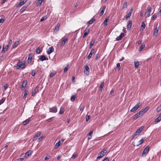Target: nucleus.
Segmentation results:
<instances>
[{
  "label": "nucleus",
  "instance_id": "9d476101",
  "mask_svg": "<svg viewBox=\"0 0 161 161\" xmlns=\"http://www.w3.org/2000/svg\"><path fill=\"white\" fill-rule=\"evenodd\" d=\"M60 24L59 23H58L54 29L53 30V32L54 33H57L59 30Z\"/></svg>",
  "mask_w": 161,
  "mask_h": 161
},
{
  "label": "nucleus",
  "instance_id": "1a4fd4ad",
  "mask_svg": "<svg viewBox=\"0 0 161 161\" xmlns=\"http://www.w3.org/2000/svg\"><path fill=\"white\" fill-rule=\"evenodd\" d=\"M49 112L52 113H56L57 111V108L55 107L50 108H49Z\"/></svg>",
  "mask_w": 161,
  "mask_h": 161
},
{
  "label": "nucleus",
  "instance_id": "a878e982",
  "mask_svg": "<svg viewBox=\"0 0 161 161\" xmlns=\"http://www.w3.org/2000/svg\"><path fill=\"white\" fill-rule=\"evenodd\" d=\"M61 143L60 141H59L55 144L54 146V148L55 149H57L59 147Z\"/></svg>",
  "mask_w": 161,
  "mask_h": 161
},
{
  "label": "nucleus",
  "instance_id": "338daca9",
  "mask_svg": "<svg viewBox=\"0 0 161 161\" xmlns=\"http://www.w3.org/2000/svg\"><path fill=\"white\" fill-rule=\"evenodd\" d=\"M54 74L53 73H51L50 75V77L51 78L53 77L54 75Z\"/></svg>",
  "mask_w": 161,
  "mask_h": 161
},
{
  "label": "nucleus",
  "instance_id": "4be33fe9",
  "mask_svg": "<svg viewBox=\"0 0 161 161\" xmlns=\"http://www.w3.org/2000/svg\"><path fill=\"white\" fill-rule=\"evenodd\" d=\"M67 40H68V39H67V38H65V39H64L62 41L60 42V44L61 46H64V44H65L66 42L67 41Z\"/></svg>",
  "mask_w": 161,
  "mask_h": 161
},
{
  "label": "nucleus",
  "instance_id": "680f3d73",
  "mask_svg": "<svg viewBox=\"0 0 161 161\" xmlns=\"http://www.w3.org/2000/svg\"><path fill=\"white\" fill-rule=\"evenodd\" d=\"M8 85L7 84H5L4 86V90H6L8 87Z\"/></svg>",
  "mask_w": 161,
  "mask_h": 161
},
{
  "label": "nucleus",
  "instance_id": "6ab92c4d",
  "mask_svg": "<svg viewBox=\"0 0 161 161\" xmlns=\"http://www.w3.org/2000/svg\"><path fill=\"white\" fill-rule=\"evenodd\" d=\"M140 114H139L138 113H137L136 114L133 115L132 117L133 119L134 120L136 119H138L139 117L140 116Z\"/></svg>",
  "mask_w": 161,
  "mask_h": 161
},
{
  "label": "nucleus",
  "instance_id": "f257e3e1",
  "mask_svg": "<svg viewBox=\"0 0 161 161\" xmlns=\"http://www.w3.org/2000/svg\"><path fill=\"white\" fill-rule=\"evenodd\" d=\"M26 67L25 62V61L22 62L20 59L18 60V62L17 64L16 67L17 69L20 68L22 69H25Z\"/></svg>",
  "mask_w": 161,
  "mask_h": 161
},
{
  "label": "nucleus",
  "instance_id": "cd10ccee",
  "mask_svg": "<svg viewBox=\"0 0 161 161\" xmlns=\"http://www.w3.org/2000/svg\"><path fill=\"white\" fill-rule=\"evenodd\" d=\"M95 19L93 18L91 19V20L88 21L87 23L89 25L92 24L95 21Z\"/></svg>",
  "mask_w": 161,
  "mask_h": 161
},
{
  "label": "nucleus",
  "instance_id": "bf43d9fd",
  "mask_svg": "<svg viewBox=\"0 0 161 161\" xmlns=\"http://www.w3.org/2000/svg\"><path fill=\"white\" fill-rule=\"evenodd\" d=\"M117 67L118 69L119 70L120 69V64L119 63H118L117 64Z\"/></svg>",
  "mask_w": 161,
  "mask_h": 161
},
{
  "label": "nucleus",
  "instance_id": "2eb2a0df",
  "mask_svg": "<svg viewBox=\"0 0 161 161\" xmlns=\"http://www.w3.org/2000/svg\"><path fill=\"white\" fill-rule=\"evenodd\" d=\"M31 120V118L29 117L23 122V125H25L27 124Z\"/></svg>",
  "mask_w": 161,
  "mask_h": 161
},
{
  "label": "nucleus",
  "instance_id": "5701e85b",
  "mask_svg": "<svg viewBox=\"0 0 161 161\" xmlns=\"http://www.w3.org/2000/svg\"><path fill=\"white\" fill-rule=\"evenodd\" d=\"M132 22L130 20L129 21V23L127 25V29L128 30H130L132 26Z\"/></svg>",
  "mask_w": 161,
  "mask_h": 161
},
{
  "label": "nucleus",
  "instance_id": "774afa93",
  "mask_svg": "<svg viewBox=\"0 0 161 161\" xmlns=\"http://www.w3.org/2000/svg\"><path fill=\"white\" fill-rule=\"evenodd\" d=\"M85 108V107L84 106H82L80 108V111H83Z\"/></svg>",
  "mask_w": 161,
  "mask_h": 161
},
{
  "label": "nucleus",
  "instance_id": "ddd939ff",
  "mask_svg": "<svg viewBox=\"0 0 161 161\" xmlns=\"http://www.w3.org/2000/svg\"><path fill=\"white\" fill-rule=\"evenodd\" d=\"M9 47V45H7L6 46L3 45V50L2 51V53H4L5 51H6L8 48Z\"/></svg>",
  "mask_w": 161,
  "mask_h": 161
},
{
  "label": "nucleus",
  "instance_id": "7ed1b4c3",
  "mask_svg": "<svg viewBox=\"0 0 161 161\" xmlns=\"http://www.w3.org/2000/svg\"><path fill=\"white\" fill-rule=\"evenodd\" d=\"M150 149V147L149 146H147L144 150L142 154V156L144 157L146 156L149 150Z\"/></svg>",
  "mask_w": 161,
  "mask_h": 161
},
{
  "label": "nucleus",
  "instance_id": "5fc2aeb1",
  "mask_svg": "<svg viewBox=\"0 0 161 161\" xmlns=\"http://www.w3.org/2000/svg\"><path fill=\"white\" fill-rule=\"evenodd\" d=\"M8 147V145H6L2 149V150L3 151V152H4L6 150V149H7Z\"/></svg>",
  "mask_w": 161,
  "mask_h": 161
},
{
  "label": "nucleus",
  "instance_id": "412c9836",
  "mask_svg": "<svg viewBox=\"0 0 161 161\" xmlns=\"http://www.w3.org/2000/svg\"><path fill=\"white\" fill-rule=\"evenodd\" d=\"M38 91V88L36 87L33 90H32L31 95L32 96H34Z\"/></svg>",
  "mask_w": 161,
  "mask_h": 161
},
{
  "label": "nucleus",
  "instance_id": "603ef678",
  "mask_svg": "<svg viewBox=\"0 0 161 161\" xmlns=\"http://www.w3.org/2000/svg\"><path fill=\"white\" fill-rule=\"evenodd\" d=\"M64 108H61L59 112V114H62L64 112Z\"/></svg>",
  "mask_w": 161,
  "mask_h": 161
},
{
  "label": "nucleus",
  "instance_id": "423d86ee",
  "mask_svg": "<svg viewBox=\"0 0 161 161\" xmlns=\"http://www.w3.org/2000/svg\"><path fill=\"white\" fill-rule=\"evenodd\" d=\"M84 73L86 75H88L89 73V68L88 65H85L84 67Z\"/></svg>",
  "mask_w": 161,
  "mask_h": 161
},
{
  "label": "nucleus",
  "instance_id": "39448f33",
  "mask_svg": "<svg viewBox=\"0 0 161 161\" xmlns=\"http://www.w3.org/2000/svg\"><path fill=\"white\" fill-rule=\"evenodd\" d=\"M152 8L151 7L149 6L145 14V17L147 18L150 15V14L152 11Z\"/></svg>",
  "mask_w": 161,
  "mask_h": 161
},
{
  "label": "nucleus",
  "instance_id": "9b49d317",
  "mask_svg": "<svg viewBox=\"0 0 161 161\" xmlns=\"http://www.w3.org/2000/svg\"><path fill=\"white\" fill-rule=\"evenodd\" d=\"M83 36V37L85 38L87 35V34L89 33V30L87 28H86V29L85 30Z\"/></svg>",
  "mask_w": 161,
  "mask_h": 161
},
{
  "label": "nucleus",
  "instance_id": "473e14b6",
  "mask_svg": "<svg viewBox=\"0 0 161 161\" xmlns=\"http://www.w3.org/2000/svg\"><path fill=\"white\" fill-rule=\"evenodd\" d=\"M134 64L135 67V68H137L139 67V63L138 62L135 61L134 62Z\"/></svg>",
  "mask_w": 161,
  "mask_h": 161
},
{
  "label": "nucleus",
  "instance_id": "7c9ffc66",
  "mask_svg": "<svg viewBox=\"0 0 161 161\" xmlns=\"http://www.w3.org/2000/svg\"><path fill=\"white\" fill-rule=\"evenodd\" d=\"M105 6H104L103 7V8H102V10L100 12V16H101L103 15V14L104 13V12L105 10Z\"/></svg>",
  "mask_w": 161,
  "mask_h": 161
},
{
  "label": "nucleus",
  "instance_id": "79ce46f5",
  "mask_svg": "<svg viewBox=\"0 0 161 161\" xmlns=\"http://www.w3.org/2000/svg\"><path fill=\"white\" fill-rule=\"evenodd\" d=\"M47 18V16L45 15L42 17L40 19V21L42 22L44 20L46 19Z\"/></svg>",
  "mask_w": 161,
  "mask_h": 161
},
{
  "label": "nucleus",
  "instance_id": "a18cd8bd",
  "mask_svg": "<svg viewBox=\"0 0 161 161\" xmlns=\"http://www.w3.org/2000/svg\"><path fill=\"white\" fill-rule=\"evenodd\" d=\"M145 46V45L144 44H142L141 45L140 47L139 48V51H142V50L144 48V47Z\"/></svg>",
  "mask_w": 161,
  "mask_h": 161
},
{
  "label": "nucleus",
  "instance_id": "c9c22d12",
  "mask_svg": "<svg viewBox=\"0 0 161 161\" xmlns=\"http://www.w3.org/2000/svg\"><path fill=\"white\" fill-rule=\"evenodd\" d=\"M127 6V3L126 2L124 3L122 6V9L126 8Z\"/></svg>",
  "mask_w": 161,
  "mask_h": 161
},
{
  "label": "nucleus",
  "instance_id": "4468645a",
  "mask_svg": "<svg viewBox=\"0 0 161 161\" xmlns=\"http://www.w3.org/2000/svg\"><path fill=\"white\" fill-rule=\"evenodd\" d=\"M54 50V49L53 47H51L49 48L48 50L47 51V53L48 54H49L53 52Z\"/></svg>",
  "mask_w": 161,
  "mask_h": 161
},
{
  "label": "nucleus",
  "instance_id": "a211bd4d",
  "mask_svg": "<svg viewBox=\"0 0 161 161\" xmlns=\"http://www.w3.org/2000/svg\"><path fill=\"white\" fill-rule=\"evenodd\" d=\"M94 52L95 50L93 49H92L87 57L88 59H90L92 57V55L94 54Z\"/></svg>",
  "mask_w": 161,
  "mask_h": 161
},
{
  "label": "nucleus",
  "instance_id": "f3484780",
  "mask_svg": "<svg viewBox=\"0 0 161 161\" xmlns=\"http://www.w3.org/2000/svg\"><path fill=\"white\" fill-rule=\"evenodd\" d=\"M158 30L159 28L158 27H156L155 28L153 33L154 36H157L158 33Z\"/></svg>",
  "mask_w": 161,
  "mask_h": 161
},
{
  "label": "nucleus",
  "instance_id": "49530a36",
  "mask_svg": "<svg viewBox=\"0 0 161 161\" xmlns=\"http://www.w3.org/2000/svg\"><path fill=\"white\" fill-rule=\"evenodd\" d=\"M41 51L39 47H38L36 49V53L37 54H39L40 53Z\"/></svg>",
  "mask_w": 161,
  "mask_h": 161
},
{
  "label": "nucleus",
  "instance_id": "f03ea898",
  "mask_svg": "<svg viewBox=\"0 0 161 161\" xmlns=\"http://www.w3.org/2000/svg\"><path fill=\"white\" fill-rule=\"evenodd\" d=\"M107 152V151L105 149L99 153L98 156L97 158V160H99L102 158L103 156L106 155Z\"/></svg>",
  "mask_w": 161,
  "mask_h": 161
},
{
  "label": "nucleus",
  "instance_id": "58836bf2",
  "mask_svg": "<svg viewBox=\"0 0 161 161\" xmlns=\"http://www.w3.org/2000/svg\"><path fill=\"white\" fill-rule=\"evenodd\" d=\"M76 96L75 95H72L71 97V100L72 102H74Z\"/></svg>",
  "mask_w": 161,
  "mask_h": 161
},
{
  "label": "nucleus",
  "instance_id": "37998d69",
  "mask_svg": "<svg viewBox=\"0 0 161 161\" xmlns=\"http://www.w3.org/2000/svg\"><path fill=\"white\" fill-rule=\"evenodd\" d=\"M69 64H68L65 67V68L64 69V72L65 73H66L67 71L68 70V68H69Z\"/></svg>",
  "mask_w": 161,
  "mask_h": 161
},
{
  "label": "nucleus",
  "instance_id": "ea45409f",
  "mask_svg": "<svg viewBox=\"0 0 161 161\" xmlns=\"http://www.w3.org/2000/svg\"><path fill=\"white\" fill-rule=\"evenodd\" d=\"M144 141V138H142L139 141L138 143L139 144L138 145H137V146H138L139 145L142 144L143 143Z\"/></svg>",
  "mask_w": 161,
  "mask_h": 161
},
{
  "label": "nucleus",
  "instance_id": "8fccbe9b",
  "mask_svg": "<svg viewBox=\"0 0 161 161\" xmlns=\"http://www.w3.org/2000/svg\"><path fill=\"white\" fill-rule=\"evenodd\" d=\"M108 20V18H106L105 19V20L103 22V24L104 25H107V23Z\"/></svg>",
  "mask_w": 161,
  "mask_h": 161
},
{
  "label": "nucleus",
  "instance_id": "bb28decb",
  "mask_svg": "<svg viewBox=\"0 0 161 161\" xmlns=\"http://www.w3.org/2000/svg\"><path fill=\"white\" fill-rule=\"evenodd\" d=\"M95 42V41L94 39H92L90 42V45L89 46V48H91L92 46L94 45Z\"/></svg>",
  "mask_w": 161,
  "mask_h": 161
},
{
  "label": "nucleus",
  "instance_id": "c756f323",
  "mask_svg": "<svg viewBox=\"0 0 161 161\" xmlns=\"http://www.w3.org/2000/svg\"><path fill=\"white\" fill-rule=\"evenodd\" d=\"M139 135V133H138L136 131L132 135V136L133 137H136L138 136Z\"/></svg>",
  "mask_w": 161,
  "mask_h": 161
},
{
  "label": "nucleus",
  "instance_id": "c03bdc74",
  "mask_svg": "<svg viewBox=\"0 0 161 161\" xmlns=\"http://www.w3.org/2000/svg\"><path fill=\"white\" fill-rule=\"evenodd\" d=\"M161 110V104L158 106L157 108V112H159Z\"/></svg>",
  "mask_w": 161,
  "mask_h": 161
},
{
  "label": "nucleus",
  "instance_id": "c85d7f7f",
  "mask_svg": "<svg viewBox=\"0 0 161 161\" xmlns=\"http://www.w3.org/2000/svg\"><path fill=\"white\" fill-rule=\"evenodd\" d=\"M32 59V54H29V57L28 58V63H31V60Z\"/></svg>",
  "mask_w": 161,
  "mask_h": 161
},
{
  "label": "nucleus",
  "instance_id": "4d7b16f0",
  "mask_svg": "<svg viewBox=\"0 0 161 161\" xmlns=\"http://www.w3.org/2000/svg\"><path fill=\"white\" fill-rule=\"evenodd\" d=\"M122 37L121 36V35H120L119 36H118L116 38V40L117 41L120 40L122 38Z\"/></svg>",
  "mask_w": 161,
  "mask_h": 161
},
{
  "label": "nucleus",
  "instance_id": "864d4df0",
  "mask_svg": "<svg viewBox=\"0 0 161 161\" xmlns=\"http://www.w3.org/2000/svg\"><path fill=\"white\" fill-rule=\"evenodd\" d=\"M141 27L144 29L146 27V25L144 22H142L141 24Z\"/></svg>",
  "mask_w": 161,
  "mask_h": 161
},
{
  "label": "nucleus",
  "instance_id": "b1692460",
  "mask_svg": "<svg viewBox=\"0 0 161 161\" xmlns=\"http://www.w3.org/2000/svg\"><path fill=\"white\" fill-rule=\"evenodd\" d=\"M161 120V113L159 115L158 117V118L155 119V123H157L159 122Z\"/></svg>",
  "mask_w": 161,
  "mask_h": 161
},
{
  "label": "nucleus",
  "instance_id": "0e129e2a",
  "mask_svg": "<svg viewBox=\"0 0 161 161\" xmlns=\"http://www.w3.org/2000/svg\"><path fill=\"white\" fill-rule=\"evenodd\" d=\"M77 155L76 154H75V153H74L72 155L71 158H72L73 159H74L75 157Z\"/></svg>",
  "mask_w": 161,
  "mask_h": 161
},
{
  "label": "nucleus",
  "instance_id": "aec40b11",
  "mask_svg": "<svg viewBox=\"0 0 161 161\" xmlns=\"http://www.w3.org/2000/svg\"><path fill=\"white\" fill-rule=\"evenodd\" d=\"M28 0H21L20 2L18 4V6H21L25 4Z\"/></svg>",
  "mask_w": 161,
  "mask_h": 161
},
{
  "label": "nucleus",
  "instance_id": "dca6fc26",
  "mask_svg": "<svg viewBox=\"0 0 161 161\" xmlns=\"http://www.w3.org/2000/svg\"><path fill=\"white\" fill-rule=\"evenodd\" d=\"M32 153V151L31 150H29L27 151L25 153V157L27 158L30 155H31Z\"/></svg>",
  "mask_w": 161,
  "mask_h": 161
},
{
  "label": "nucleus",
  "instance_id": "20e7f679",
  "mask_svg": "<svg viewBox=\"0 0 161 161\" xmlns=\"http://www.w3.org/2000/svg\"><path fill=\"white\" fill-rule=\"evenodd\" d=\"M141 106V104L140 102H139L136 104L130 110L131 112H133L137 110Z\"/></svg>",
  "mask_w": 161,
  "mask_h": 161
},
{
  "label": "nucleus",
  "instance_id": "69168bd1",
  "mask_svg": "<svg viewBox=\"0 0 161 161\" xmlns=\"http://www.w3.org/2000/svg\"><path fill=\"white\" fill-rule=\"evenodd\" d=\"M109 158L108 157H107L104 158L102 161H108Z\"/></svg>",
  "mask_w": 161,
  "mask_h": 161
},
{
  "label": "nucleus",
  "instance_id": "de8ad7c7",
  "mask_svg": "<svg viewBox=\"0 0 161 161\" xmlns=\"http://www.w3.org/2000/svg\"><path fill=\"white\" fill-rule=\"evenodd\" d=\"M149 109V107H147L146 108H143L142 109L145 113Z\"/></svg>",
  "mask_w": 161,
  "mask_h": 161
},
{
  "label": "nucleus",
  "instance_id": "2f4dec72",
  "mask_svg": "<svg viewBox=\"0 0 161 161\" xmlns=\"http://www.w3.org/2000/svg\"><path fill=\"white\" fill-rule=\"evenodd\" d=\"M44 0H38L36 3L37 6H40Z\"/></svg>",
  "mask_w": 161,
  "mask_h": 161
},
{
  "label": "nucleus",
  "instance_id": "f8f14e48",
  "mask_svg": "<svg viewBox=\"0 0 161 161\" xmlns=\"http://www.w3.org/2000/svg\"><path fill=\"white\" fill-rule=\"evenodd\" d=\"M27 81H24L22 82V84L21 86V90L24 89L26 86L27 85Z\"/></svg>",
  "mask_w": 161,
  "mask_h": 161
},
{
  "label": "nucleus",
  "instance_id": "393cba45",
  "mask_svg": "<svg viewBox=\"0 0 161 161\" xmlns=\"http://www.w3.org/2000/svg\"><path fill=\"white\" fill-rule=\"evenodd\" d=\"M27 7V6L25 5L23 6L20 10V12L21 13H23L24 11H25Z\"/></svg>",
  "mask_w": 161,
  "mask_h": 161
},
{
  "label": "nucleus",
  "instance_id": "052dcab7",
  "mask_svg": "<svg viewBox=\"0 0 161 161\" xmlns=\"http://www.w3.org/2000/svg\"><path fill=\"white\" fill-rule=\"evenodd\" d=\"M156 17H157L156 16L155 14H154L153 15V16H152V18H151V19L153 20L154 19H155V18H156Z\"/></svg>",
  "mask_w": 161,
  "mask_h": 161
},
{
  "label": "nucleus",
  "instance_id": "72a5a7b5",
  "mask_svg": "<svg viewBox=\"0 0 161 161\" xmlns=\"http://www.w3.org/2000/svg\"><path fill=\"white\" fill-rule=\"evenodd\" d=\"M19 44V42L18 41H17L15 42V43L13 44L12 47L13 48H14L16 47Z\"/></svg>",
  "mask_w": 161,
  "mask_h": 161
},
{
  "label": "nucleus",
  "instance_id": "13d9d810",
  "mask_svg": "<svg viewBox=\"0 0 161 161\" xmlns=\"http://www.w3.org/2000/svg\"><path fill=\"white\" fill-rule=\"evenodd\" d=\"M50 157V155H47L46 156L44 160H47V159H49V158Z\"/></svg>",
  "mask_w": 161,
  "mask_h": 161
},
{
  "label": "nucleus",
  "instance_id": "a19ab883",
  "mask_svg": "<svg viewBox=\"0 0 161 161\" xmlns=\"http://www.w3.org/2000/svg\"><path fill=\"white\" fill-rule=\"evenodd\" d=\"M28 93V90H25V92L24 94V95L23 96V98H24L25 99L26 98Z\"/></svg>",
  "mask_w": 161,
  "mask_h": 161
},
{
  "label": "nucleus",
  "instance_id": "6e6d98bb",
  "mask_svg": "<svg viewBox=\"0 0 161 161\" xmlns=\"http://www.w3.org/2000/svg\"><path fill=\"white\" fill-rule=\"evenodd\" d=\"M138 113L140 114L141 116H142L145 113L142 109Z\"/></svg>",
  "mask_w": 161,
  "mask_h": 161
},
{
  "label": "nucleus",
  "instance_id": "4c0bfd02",
  "mask_svg": "<svg viewBox=\"0 0 161 161\" xmlns=\"http://www.w3.org/2000/svg\"><path fill=\"white\" fill-rule=\"evenodd\" d=\"M5 98L3 97L1 100H0V105L3 104L5 100Z\"/></svg>",
  "mask_w": 161,
  "mask_h": 161
},
{
  "label": "nucleus",
  "instance_id": "0eeeda50",
  "mask_svg": "<svg viewBox=\"0 0 161 161\" xmlns=\"http://www.w3.org/2000/svg\"><path fill=\"white\" fill-rule=\"evenodd\" d=\"M41 133L40 131L37 132V133L33 137L32 140L33 141L36 140L37 139V137L41 135Z\"/></svg>",
  "mask_w": 161,
  "mask_h": 161
},
{
  "label": "nucleus",
  "instance_id": "f704fd0d",
  "mask_svg": "<svg viewBox=\"0 0 161 161\" xmlns=\"http://www.w3.org/2000/svg\"><path fill=\"white\" fill-rule=\"evenodd\" d=\"M144 128V127L143 126H142L139 129H137L136 131L138 133H139L140 134Z\"/></svg>",
  "mask_w": 161,
  "mask_h": 161
},
{
  "label": "nucleus",
  "instance_id": "09e8293b",
  "mask_svg": "<svg viewBox=\"0 0 161 161\" xmlns=\"http://www.w3.org/2000/svg\"><path fill=\"white\" fill-rule=\"evenodd\" d=\"M104 84L103 82H101V85L99 86V89L102 90L103 88V87L104 86Z\"/></svg>",
  "mask_w": 161,
  "mask_h": 161
},
{
  "label": "nucleus",
  "instance_id": "6e6552de",
  "mask_svg": "<svg viewBox=\"0 0 161 161\" xmlns=\"http://www.w3.org/2000/svg\"><path fill=\"white\" fill-rule=\"evenodd\" d=\"M48 58L44 55H42L40 58L38 59L37 61L39 62L40 61H43L45 60H48Z\"/></svg>",
  "mask_w": 161,
  "mask_h": 161
},
{
  "label": "nucleus",
  "instance_id": "3c124183",
  "mask_svg": "<svg viewBox=\"0 0 161 161\" xmlns=\"http://www.w3.org/2000/svg\"><path fill=\"white\" fill-rule=\"evenodd\" d=\"M131 14H130V13H128L127 14H126V19H127L128 18H130L131 16Z\"/></svg>",
  "mask_w": 161,
  "mask_h": 161
},
{
  "label": "nucleus",
  "instance_id": "e2e57ef3",
  "mask_svg": "<svg viewBox=\"0 0 161 161\" xmlns=\"http://www.w3.org/2000/svg\"><path fill=\"white\" fill-rule=\"evenodd\" d=\"M90 118V116L87 115L86 117V121H88Z\"/></svg>",
  "mask_w": 161,
  "mask_h": 161
},
{
  "label": "nucleus",
  "instance_id": "e433bc0d",
  "mask_svg": "<svg viewBox=\"0 0 161 161\" xmlns=\"http://www.w3.org/2000/svg\"><path fill=\"white\" fill-rule=\"evenodd\" d=\"M92 131H91L88 134V139H90L91 138L92 135Z\"/></svg>",
  "mask_w": 161,
  "mask_h": 161
}]
</instances>
